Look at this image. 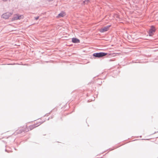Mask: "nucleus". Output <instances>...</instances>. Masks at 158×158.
Segmentation results:
<instances>
[{
	"label": "nucleus",
	"instance_id": "1a4fd4ad",
	"mask_svg": "<svg viewBox=\"0 0 158 158\" xmlns=\"http://www.w3.org/2000/svg\"><path fill=\"white\" fill-rule=\"evenodd\" d=\"M25 131V130L23 129H20L19 130L18 133H23V132H24Z\"/></svg>",
	"mask_w": 158,
	"mask_h": 158
},
{
	"label": "nucleus",
	"instance_id": "f257e3e1",
	"mask_svg": "<svg viewBox=\"0 0 158 158\" xmlns=\"http://www.w3.org/2000/svg\"><path fill=\"white\" fill-rule=\"evenodd\" d=\"M114 53H111L110 52L106 53L104 52H96L93 54V56L94 58H100L102 57L107 56V57H110V56H114Z\"/></svg>",
	"mask_w": 158,
	"mask_h": 158
},
{
	"label": "nucleus",
	"instance_id": "ddd939ff",
	"mask_svg": "<svg viewBox=\"0 0 158 158\" xmlns=\"http://www.w3.org/2000/svg\"><path fill=\"white\" fill-rule=\"evenodd\" d=\"M39 18V16H37L35 17V19L36 20H37Z\"/></svg>",
	"mask_w": 158,
	"mask_h": 158
},
{
	"label": "nucleus",
	"instance_id": "393cba45",
	"mask_svg": "<svg viewBox=\"0 0 158 158\" xmlns=\"http://www.w3.org/2000/svg\"><path fill=\"white\" fill-rule=\"evenodd\" d=\"M46 62L48 63V61H46Z\"/></svg>",
	"mask_w": 158,
	"mask_h": 158
},
{
	"label": "nucleus",
	"instance_id": "20e7f679",
	"mask_svg": "<svg viewBox=\"0 0 158 158\" xmlns=\"http://www.w3.org/2000/svg\"><path fill=\"white\" fill-rule=\"evenodd\" d=\"M12 12H7L3 14L2 16V18L6 19L9 18L12 15Z\"/></svg>",
	"mask_w": 158,
	"mask_h": 158
},
{
	"label": "nucleus",
	"instance_id": "a878e982",
	"mask_svg": "<svg viewBox=\"0 0 158 158\" xmlns=\"http://www.w3.org/2000/svg\"><path fill=\"white\" fill-rule=\"evenodd\" d=\"M156 138H158V137H156Z\"/></svg>",
	"mask_w": 158,
	"mask_h": 158
},
{
	"label": "nucleus",
	"instance_id": "dca6fc26",
	"mask_svg": "<svg viewBox=\"0 0 158 158\" xmlns=\"http://www.w3.org/2000/svg\"><path fill=\"white\" fill-rule=\"evenodd\" d=\"M53 0H47L48 1V2H51V1H52Z\"/></svg>",
	"mask_w": 158,
	"mask_h": 158
},
{
	"label": "nucleus",
	"instance_id": "39448f33",
	"mask_svg": "<svg viewBox=\"0 0 158 158\" xmlns=\"http://www.w3.org/2000/svg\"><path fill=\"white\" fill-rule=\"evenodd\" d=\"M45 120H44L43 121L40 122L39 123H37L35 124L31 125L29 127V129H30V130H31L33 129L34 128H35V127L41 125V124L45 122Z\"/></svg>",
	"mask_w": 158,
	"mask_h": 158
},
{
	"label": "nucleus",
	"instance_id": "a211bd4d",
	"mask_svg": "<svg viewBox=\"0 0 158 158\" xmlns=\"http://www.w3.org/2000/svg\"><path fill=\"white\" fill-rule=\"evenodd\" d=\"M7 64L8 65H12V64Z\"/></svg>",
	"mask_w": 158,
	"mask_h": 158
},
{
	"label": "nucleus",
	"instance_id": "4468645a",
	"mask_svg": "<svg viewBox=\"0 0 158 158\" xmlns=\"http://www.w3.org/2000/svg\"><path fill=\"white\" fill-rule=\"evenodd\" d=\"M5 152H10V151H8V150H7L6 149H5Z\"/></svg>",
	"mask_w": 158,
	"mask_h": 158
},
{
	"label": "nucleus",
	"instance_id": "6e6552de",
	"mask_svg": "<svg viewBox=\"0 0 158 158\" xmlns=\"http://www.w3.org/2000/svg\"><path fill=\"white\" fill-rule=\"evenodd\" d=\"M65 13L63 11H62L57 16V17H63L65 15Z\"/></svg>",
	"mask_w": 158,
	"mask_h": 158
},
{
	"label": "nucleus",
	"instance_id": "f03ea898",
	"mask_svg": "<svg viewBox=\"0 0 158 158\" xmlns=\"http://www.w3.org/2000/svg\"><path fill=\"white\" fill-rule=\"evenodd\" d=\"M156 30L155 27L154 25H151L148 31V35L151 36L153 35Z\"/></svg>",
	"mask_w": 158,
	"mask_h": 158
},
{
	"label": "nucleus",
	"instance_id": "0eeeda50",
	"mask_svg": "<svg viewBox=\"0 0 158 158\" xmlns=\"http://www.w3.org/2000/svg\"><path fill=\"white\" fill-rule=\"evenodd\" d=\"M72 42L73 43L77 44L80 42V40L77 38L73 37L72 39Z\"/></svg>",
	"mask_w": 158,
	"mask_h": 158
},
{
	"label": "nucleus",
	"instance_id": "7ed1b4c3",
	"mask_svg": "<svg viewBox=\"0 0 158 158\" xmlns=\"http://www.w3.org/2000/svg\"><path fill=\"white\" fill-rule=\"evenodd\" d=\"M23 16L22 15L16 14L14 15V17L12 18L11 21H14L15 20H20L23 18Z\"/></svg>",
	"mask_w": 158,
	"mask_h": 158
},
{
	"label": "nucleus",
	"instance_id": "423d86ee",
	"mask_svg": "<svg viewBox=\"0 0 158 158\" xmlns=\"http://www.w3.org/2000/svg\"><path fill=\"white\" fill-rule=\"evenodd\" d=\"M111 25H107L104 27L103 28H101L99 30V31L101 33H103L108 31L109 28L111 27Z\"/></svg>",
	"mask_w": 158,
	"mask_h": 158
},
{
	"label": "nucleus",
	"instance_id": "b1692460",
	"mask_svg": "<svg viewBox=\"0 0 158 158\" xmlns=\"http://www.w3.org/2000/svg\"><path fill=\"white\" fill-rule=\"evenodd\" d=\"M114 149H112L111 150H113Z\"/></svg>",
	"mask_w": 158,
	"mask_h": 158
},
{
	"label": "nucleus",
	"instance_id": "9d476101",
	"mask_svg": "<svg viewBox=\"0 0 158 158\" xmlns=\"http://www.w3.org/2000/svg\"><path fill=\"white\" fill-rule=\"evenodd\" d=\"M89 2V0H85L83 2V3L84 4H87Z\"/></svg>",
	"mask_w": 158,
	"mask_h": 158
},
{
	"label": "nucleus",
	"instance_id": "6ab92c4d",
	"mask_svg": "<svg viewBox=\"0 0 158 158\" xmlns=\"http://www.w3.org/2000/svg\"><path fill=\"white\" fill-rule=\"evenodd\" d=\"M158 132V131L157 132H155L153 134H155V133H156V132Z\"/></svg>",
	"mask_w": 158,
	"mask_h": 158
},
{
	"label": "nucleus",
	"instance_id": "f3484780",
	"mask_svg": "<svg viewBox=\"0 0 158 158\" xmlns=\"http://www.w3.org/2000/svg\"><path fill=\"white\" fill-rule=\"evenodd\" d=\"M117 72V71H114V73H116Z\"/></svg>",
	"mask_w": 158,
	"mask_h": 158
},
{
	"label": "nucleus",
	"instance_id": "2eb2a0df",
	"mask_svg": "<svg viewBox=\"0 0 158 158\" xmlns=\"http://www.w3.org/2000/svg\"><path fill=\"white\" fill-rule=\"evenodd\" d=\"M102 81H101L100 82H99V83H98V84H99V85H101V84H102Z\"/></svg>",
	"mask_w": 158,
	"mask_h": 158
},
{
	"label": "nucleus",
	"instance_id": "f8f14e48",
	"mask_svg": "<svg viewBox=\"0 0 158 158\" xmlns=\"http://www.w3.org/2000/svg\"><path fill=\"white\" fill-rule=\"evenodd\" d=\"M53 116H54V115L52 116H50V117H49L48 118V119L47 120H49V119H52V118H53Z\"/></svg>",
	"mask_w": 158,
	"mask_h": 158
},
{
	"label": "nucleus",
	"instance_id": "4be33fe9",
	"mask_svg": "<svg viewBox=\"0 0 158 158\" xmlns=\"http://www.w3.org/2000/svg\"><path fill=\"white\" fill-rule=\"evenodd\" d=\"M14 149H15V150H16V149L15 148H14Z\"/></svg>",
	"mask_w": 158,
	"mask_h": 158
},
{
	"label": "nucleus",
	"instance_id": "aec40b11",
	"mask_svg": "<svg viewBox=\"0 0 158 158\" xmlns=\"http://www.w3.org/2000/svg\"><path fill=\"white\" fill-rule=\"evenodd\" d=\"M3 1H7V0H2Z\"/></svg>",
	"mask_w": 158,
	"mask_h": 158
},
{
	"label": "nucleus",
	"instance_id": "412c9836",
	"mask_svg": "<svg viewBox=\"0 0 158 158\" xmlns=\"http://www.w3.org/2000/svg\"><path fill=\"white\" fill-rule=\"evenodd\" d=\"M109 61H112V60H111V59H110V60Z\"/></svg>",
	"mask_w": 158,
	"mask_h": 158
},
{
	"label": "nucleus",
	"instance_id": "9b49d317",
	"mask_svg": "<svg viewBox=\"0 0 158 158\" xmlns=\"http://www.w3.org/2000/svg\"><path fill=\"white\" fill-rule=\"evenodd\" d=\"M52 112V110H51L49 113H47L46 114H45L44 116V117L45 116H48V115H49V114H50Z\"/></svg>",
	"mask_w": 158,
	"mask_h": 158
},
{
	"label": "nucleus",
	"instance_id": "5701e85b",
	"mask_svg": "<svg viewBox=\"0 0 158 158\" xmlns=\"http://www.w3.org/2000/svg\"><path fill=\"white\" fill-rule=\"evenodd\" d=\"M140 138H141V137H142V136H140Z\"/></svg>",
	"mask_w": 158,
	"mask_h": 158
}]
</instances>
